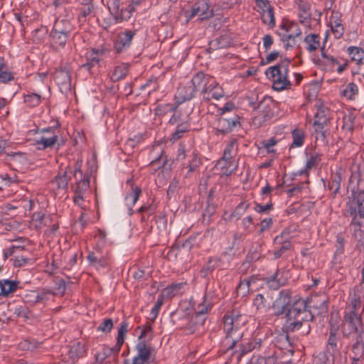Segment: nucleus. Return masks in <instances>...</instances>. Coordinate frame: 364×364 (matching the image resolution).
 <instances>
[{"label": "nucleus", "instance_id": "obj_1", "mask_svg": "<svg viewBox=\"0 0 364 364\" xmlns=\"http://www.w3.org/2000/svg\"><path fill=\"white\" fill-rule=\"evenodd\" d=\"M272 308L274 316L277 317L286 312V321L282 328L284 332L293 333L304 327L302 335L309 334L311 330L309 323L315 319V316L309 309L307 300L299 299L288 309L282 305L273 302Z\"/></svg>", "mask_w": 364, "mask_h": 364}, {"label": "nucleus", "instance_id": "obj_2", "mask_svg": "<svg viewBox=\"0 0 364 364\" xmlns=\"http://www.w3.org/2000/svg\"><path fill=\"white\" fill-rule=\"evenodd\" d=\"M246 321L245 316L235 311L231 314L223 316V331L225 336L223 346L225 353L230 352L232 356L235 355L238 359L245 355L242 326Z\"/></svg>", "mask_w": 364, "mask_h": 364}, {"label": "nucleus", "instance_id": "obj_3", "mask_svg": "<svg viewBox=\"0 0 364 364\" xmlns=\"http://www.w3.org/2000/svg\"><path fill=\"white\" fill-rule=\"evenodd\" d=\"M141 0H107L108 9L117 23L127 21Z\"/></svg>", "mask_w": 364, "mask_h": 364}, {"label": "nucleus", "instance_id": "obj_4", "mask_svg": "<svg viewBox=\"0 0 364 364\" xmlns=\"http://www.w3.org/2000/svg\"><path fill=\"white\" fill-rule=\"evenodd\" d=\"M345 215H356L364 218V189L359 191H351L350 195L348 196Z\"/></svg>", "mask_w": 364, "mask_h": 364}, {"label": "nucleus", "instance_id": "obj_5", "mask_svg": "<svg viewBox=\"0 0 364 364\" xmlns=\"http://www.w3.org/2000/svg\"><path fill=\"white\" fill-rule=\"evenodd\" d=\"M240 126V117L237 114H233L218 117L215 122L214 129L215 130L216 135H225Z\"/></svg>", "mask_w": 364, "mask_h": 364}, {"label": "nucleus", "instance_id": "obj_6", "mask_svg": "<svg viewBox=\"0 0 364 364\" xmlns=\"http://www.w3.org/2000/svg\"><path fill=\"white\" fill-rule=\"evenodd\" d=\"M364 328L360 316L358 312H346L343 318L342 332L344 337L349 338L353 333Z\"/></svg>", "mask_w": 364, "mask_h": 364}, {"label": "nucleus", "instance_id": "obj_7", "mask_svg": "<svg viewBox=\"0 0 364 364\" xmlns=\"http://www.w3.org/2000/svg\"><path fill=\"white\" fill-rule=\"evenodd\" d=\"M341 337L338 333V326L330 324L328 337L326 345V352L335 360L342 348Z\"/></svg>", "mask_w": 364, "mask_h": 364}, {"label": "nucleus", "instance_id": "obj_8", "mask_svg": "<svg viewBox=\"0 0 364 364\" xmlns=\"http://www.w3.org/2000/svg\"><path fill=\"white\" fill-rule=\"evenodd\" d=\"M232 258V255L226 252H223L220 258L210 257L206 264L201 269L200 272V276L205 278L216 268L223 269L226 267L225 262H227L229 264Z\"/></svg>", "mask_w": 364, "mask_h": 364}, {"label": "nucleus", "instance_id": "obj_9", "mask_svg": "<svg viewBox=\"0 0 364 364\" xmlns=\"http://www.w3.org/2000/svg\"><path fill=\"white\" fill-rule=\"evenodd\" d=\"M135 35V30H126L119 33L114 46L117 53H119L127 50L130 47L132 38Z\"/></svg>", "mask_w": 364, "mask_h": 364}, {"label": "nucleus", "instance_id": "obj_10", "mask_svg": "<svg viewBox=\"0 0 364 364\" xmlns=\"http://www.w3.org/2000/svg\"><path fill=\"white\" fill-rule=\"evenodd\" d=\"M201 102H208L212 99L218 100L224 96L223 88L218 83L213 82L206 86V87L200 92Z\"/></svg>", "mask_w": 364, "mask_h": 364}, {"label": "nucleus", "instance_id": "obj_11", "mask_svg": "<svg viewBox=\"0 0 364 364\" xmlns=\"http://www.w3.org/2000/svg\"><path fill=\"white\" fill-rule=\"evenodd\" d=\"M91 174L92 171L86 172L84 178L77 182L73 201L78 205H82L84 193L90 188Z\"/></svg>", "mask_w": 364, "mask_h": 364}, {"label": "nucleus", "instance_id": "obj_12", "mask_svg": "<svg viewBox=\"0 0 364 364\" xmlns=\"http://www.w3.org/2000/svg\"><path fill=\"white\" fill-rule=\"evenodd\" d=\"M213 10L210 9L209 4L205 1H200L193 4L191 14L188 18L198 16L201 20L213 16Z\"/></svg>", "mask_w": 364, "mask_h": 364}, {"label": "nucleus", "instance_id": "obj_13", "mask_svg": "<svg viewBox=\"0 0 364 364\" xmlns=\"http://www.w3.org/2000/svg\"><path fill=\"white\" fill-rule=\"evenodd\" d=\"M264 281L269 289L277 290L287 283V278L284 276L283 272L277 269L272 276L264 278Z\"/></svg>", "mask_w": 364, "mask_h": 364}, {"label": "nucleus", "instance_id": "obj_14", "mask_svg": "<svg viewBox=\"0 0 364 364\" xmlns=\"http://www.w3.org/2000/svg\"><path fill=\"white\" fill-rule=\"evenodd\" d=\"M190 122V112H183L182 107H180V105H177L168 120V124L170 126H175Z\"/></svg>", "mask_w": 364, "mask_h": 364}, {"label": "nucleus", "instance_id": "obj_15", "mask_svg": "<svg viewBox=\"0 0 364 364\" xmlns=\"http://www.w3.org/2000/svg\"><path fill=\"white\" fill-rule=\"evenodd\" d=\"M350 336L355 341L352 346L353 353L356 356H362L364 353V328L359 331L353 333ZM353 363H354L359 360V358H353Z\"/></svg>", "mask_w": 364, "mask_h": 364}, {"label": "nucleus", "instance_id": "obj_16", "mask_svg": "<svg viewBox=\"0 0 364 364\" xmlns=\"http://www.w3.org/2000/svg\"><path fill=\"white\" fill-rule=\"evenodd\" d=\"M87 353V346L84 342L75 341L70 346L68 355L73 363L86 356Z\"/></svg>", "mask_w": 364, "mask_h": 364}, {"label": "nucleus", "instance_id": "obj_17", "mask_svg": "<svg viewBox=\"0 0 364 364\" xmlns=\"http://www.w3.org/2000/svg\"><path fill=\"white\" fill-rule=\"evenodd\" d=\"M289 63L284 66L283 70H281V75H278L273 81V89L277 91H281L285 89H289L291 87V82L288 79Z\"/></svg>", "mask_w": 364, "mask_h": 364}, {"label": "nucleus", "instance_id": "obj_18", "mask_svg": "<svg viewBox=\"0 0 364 364\" xmlns=\"http://www.w3.org/2000/svg\"><path fill=\"white\" fill-rule=\"evenodd\" d=\"M297 5L299 12V21L305 26H309L311 23L312 18L311 4L306 0H299Z\"/></svg>", "mask_w": 364, "mask_h": 364}, {"label": "nucleus", "instance_id": "obj_19", "mask_svg": "<svg viewBox=\"0 0 364 364\" xmlns=\"http://www.w3.org/2000/svg\"><path fill=\"white\" fill-rule=\"evenodd\" d=\"M196 92L189 83L184 85H180L176 91L175 97L178 105L183 102L191 100L196 95Z\"/></svg>", "mask_w": 364, "mask_h": 364}, {"label": "nucleus", "instance_id": "obj_20", "mask_svg": "<svg viewBox=\"0 0 364 364\" xmlns=\"http://www.w3.org/2000/svg\"><path fill=\"white\" fill-rule=\"evenodd\" d=\"M264 2L265 3V5H261V6L256 4L257 7L262 10V21L264 23L268 25L269 26L274 27L275 26L274 9L270 5V3L268 0H264Z\"/></svg>", "mask_w": 364, "mask_h": 364}, {"label": "nucleus", "instance_id": "obj_21", "mask_svg": "<svg viewBox=\"0 0 364 364\" xmlns=\"http://www.w3.org/2000/svg\"><path fill=\"white\" fill-rule=\"evenodd\" d=\"M282 28H284L287 32H291L289 34H284L282 36L283 41H288L286 44V48L294 47L295 45V38L299 36L301 34V31L299 28L297 24L292 23L289 26L284 25Z\"/></svg>", "mask_w": 364, "mask_h": 364}, {"label": "nucleus", "instance_id": "obj_22", "mask_svg": "<svg viewBox=\"0 0 364 364\" xmlns=\"http://www.w3.org/2000/svg\"><path fill=\"white\" fill-rule=\"evenodd\" d=\"M348 217L351 218L350 227L353 236L357 240H363L364 237V225L360 220L362 218L356 215H348Z\"/></svg>", "mask_w": 364, "mask_h": 364}, {"label": "nucleus", "instance_id": "obj_23", "mask_svg": "<svg viewBox=\"0 0 364 364\" xmlns=\"http://www.w3.org/2000/svg\"><path fill=\"white\" fill-rule=\"evenodd\" d=\"M272 348H269V351L264 350V355H259L255 360L252 361L251 364H276L277 357L275 355L276 346L271 345Z\"/></svg>", "mask_w": 364, "mask_h": 364}, {"label": "nucleus", "instance_id": "obj_24", "mask_svg": "<svg viewBox=\"0 0 364 364\" xmlns=\"http://www.w3.org/2000/svg\"><path fill=\"white\" fill-rule=\"evenodd\" d=\"M316 112L314 115V122H321L323 124L330 123V110L328 107L324 106L322 102H318L315 105Z\"/></svg>", "mask_w": 364, "mask_h": 364}, {"label": "nucleus", "instance_id": "obj_25", "mask_svg": "<svg viewBox=\"0 0 364 364\" xmlns=\"http://www.w3.org/2000/svg\"><path fill=\"white\" fill-rule=\"evenodd\" d=\"M54 30L64 33L70 36L74 30V26L71 21L67 18H57L54 23Z\"/></svg>", "mask_w": 364, "mask_h": 364}, {"label": "nucleus", "instance_id": "obj_26", "mask_svg": "<svg viewBox=\"0 0 364 364\" xmlns=\"http://www.w3.org/2000/svg\"><path fill=\"white\" fill-rule=\"evenodd\" d=\"M19 281L10 279L0 280L1 292L0 296H8L10 294L15 292L18 288Z\"/></svg>", "mask_w": 364, "mask_h": 364}, {"label": "nucleus", "instance_id": "obj_27", "mask_svg": "<svg viewBox=\"0 0 364 364\" xmlns=\"http://www.w3.org/2000/svg\"><path fill=\"white\" fill-rule=\"evenodd\" d=\"M102 53L103 51L101 50L92 49L90 54L87 56V61L82 65V68L87 70L89 73H91L93 68L99 65L100 61L99 55Z\"/></svg>", "mask_w": 364, "mask_h": 364}, {"label": "nucleus", "instance_id": "obj_28", "mask_svg": "<svg viewBox=\"0 0 364 364\" xmlns=\"http://www.w3.org/2000/svg\"><path fill=\"white\" fill-rule=\"evenodd\" d=\"M195 91L203 90L208 85V78L202 72L197 73L193 75L191 80L188 82Z\"/></svg>", "mask_w": 364, "mask_h": 364}, {"label": "nucleus", "instance_id": "obj_29", "mask_svg": "<svg viewBox=\"0 0 364 364\" xmlns=\"http://www.w3.org/2000/svg\"><path fill=\"white\" fill-rule=\"evenodd\" d=\"M137 355L135 358L149 363L151 355V347L146 344V341H140L136 346Z\"/></svg>", "mask_w": 364, "mask_h": 364}, {"label": "nucleus", "instance_id": "obj_30", "mask_svg": "<svg viewBox=\"0 0 364 364\" xmlns=\"http://www.w3.org/2000/svg\"><path fill=\"white\" fill-rule=\"evenodd\" d=\"M50 37L53 46L64 48L70 36L53 28L50 31Z\"/></svg>", "mask_w": 364, "mask_h": 364}, {"label": "nucleus", "instance_id": "obj_31", "mask_svg": "<svg viewBox=\"0 0 364 364\" xmlns=\"http://www.w3.org/2000/svg\"><path fill=\"white\" fill-rule=\"evenodd\" d=\"M207 316L205 315L195 314L191 317L190 322L187 324L186 329L189 331L190 333H193L199 327L204 325Z\"/></svg>", "mask_w": 364, "mask_h": 364}, {"label": "nucleus", "instance_id": "obj_32", "mask_svg": "<svg viewBox=\"0 0 364 364\" xmlns=\"http://www.w3.org/2000/svg\"><path fill=\"white\" fill-rule=\"evenodd\" d=\"M348 53L351 60L355 62L357 65L364 64V50L363 48L357 46H350L348 48Z\"/></svg>", "mask_w": 364, "mask_h": 364}, {"label": "nucleus", "instance_id": "obj_33", "mask_svg": "<svg viewBox=\"0 0 364 364\" xmlns=\"http://www.w3.org/2000/svg\"><path fill=\"white\" fill-rule=\"evenodd\" d=\"M328 125V124H323L321 122H314L313 128L314 132L313 134L315 136L316 141L320 140L323 143L326 142V127Z\"/></svg>", "mask_w": 364, "mask_h": 364}, {"label": "nucleus", "instance_id": "obj_34", "mask_svg": "<svg viewBox=\"0 0 364 364\" xmlns=\"http://www.w3.org/2000/svg\"><path fill=\"white\" fill-rule=\"evenodd\" d=\"M304 41L309 53L316 50L320 47V36L318 34L310 33L305 37Z\"/></svg>", "mask_w": 364, "mask_h": 364}, {"label": "nucleus", "instance_id": "obj_35", "mask_svg": "<svg viewBox=\"0 0 364 364\" xmlns=\"http://www.w3.org/2000/svg\"><path fill=\"white\" fill-rule=\"evenodd\" d=\"M258 99V96L255 94H252L250 96L247 97V100L248 101L249 105L254 109H257L260 112H264L265 109L268 106L267 105V101L269 102V99H266L265 97H263L262 100L259 101L258 103H257V100Z\"/></svg>", "mask_w": 364, "mask_h": 364}, {"label": "nucleus", "instance_id": "obj_36", "mask_svg": "<svg viewBox=\"0 0 364 364\" xmlns=\"http://www.w3.org/2000/svg\"><path fill=\"white\" fill-rule=\"evenodd\" d=\"M9 160L15 166L28 165V158L26 153L11 152L8 154Z\"/></svg>", "mask_w": 364, "mask_h": 364}, {"label": "nucleus", "instance_id": "obj_37", "mask_svg": "<svg viewBox=\"0 0 364 364\" xmlns=\"http://www.w3.org/2000/svg\"><path fill=\"white\" fill-rule=\"evenodd\" d=\"M70 179L71 176L68 174L67 171H65L62 174L59 173L56 176L52 183L55 185L58 189L65 190L68 188V182Z\"/></svg>", "mask_w": 364, "mask_h": 364}, {"label": "nucleus", "instance_id": "obj_38", "mask_svg": "<svg viewBox=\"0 0 364 364\" xmlns=\"http://www.w3.org/2000/svg\"><path fill=\"white\" fill-rule=\"evenodd\" d=\"M32 220L36 223V228H42L49 225L51 218L50 215H45L41 212H36L32 215Z\"/></svg>", "mask_w": 364, "mask_h": 364}, {"label": "nucleus", "instance_id": "obj_39", "mask_svg": "<svg viewBox=\"0 0 364 364\" xmlns=\"http://www.w3.org/2000/svg\"><path fill=\"white\" fill-rule=\"evenodd\" d=\"M264 345L265 343L261 338H254L247 341L244 339L245 355L254 350L261 349Z\"/></svg>", "mask_w": 364, "mask_h": 364}, {"label": "nucleus", "instance_id": "obj_40", "mask_svg": "<svg viewBox=\"0 0 364 364\" xmlns=\"http://www.w3.org/2000/svg\"><path fill=\"white\" fill-rule=\"evenodd\" d=\"M176 129L171 134L170 140L176 141L179 139L182 138L185 133L191 130V122L180 125H175Z\"/></svg>", "mask_w": 364, "mask_h": 364}, {"label": "nucleus", "instance_id": "obj_41", "mask_svg": "<svg viewBox=\"0 0 364 364\" xmlns=\"http://www.w3.org/2000/svg\"><path fill=\"white\" fill-rule=\"evenodd\" d=\"M9 311H12L18 318H23L24 320L30 316V311L25 305H9Z\"/></svg>", "mask_w": 364, "mask_h": 364}, {"label": "nucleus", "instance_id": "obj_42", "mask_svg": "<svg viewBox=\"0 0 364 364\" xmlns=\"http://www.w3.org/2000/svg\"><path fill=\"white\" fill-rule=\"evenodd\" d=\"M55 79L58 84L63 85L65 87L70 86L71 85V77L70 73L66 70H60L55 74Z\"/></svg>", "mask_w": 364, "mask_h": 364}, {"label": "nucleus", "instance_id": "obj_43", "mask_svg": "<svg viewBox=\"0 0 364 364\" xmlns=\"http://www.w3.org/2000/svg\"><path fill=\"white\" fill-rule=\"evenodd\" d=\"M177 105L171 103H162L158 105L154 109L155 115L164 117L169 113H172L176 109Z\"/></svg>", "mask_w": 364, "mask_h": 364}, {"label": "nucleus", "instance_id": "obj_44", "mask_svg": "<svg viewBox=\"0 0 364 364\" xmlns=\"http://www.w3.org/2000/svg\"><path fill=\"white\" fill-rule=\"evenodd\" d=\"M56 142V139L53 137H46L42 135L40 139L36 140V149L38 150H45L48 148H52L54 146Z\"/></svg>", "mask_w": 364, "mask_h": 364}, {"label": "nucleus", "instance_id": "obj_45", "mask_svg": "<svg viewBox=\"0 0 364 364\" xmlns=\"http://www.w3.org/2000/svg\"><path fill=\"white\" fill-rule=\"evenodd\" d=\"M291 296V290L282 289V291H280L278 297L275 299L274 302L287 308V306L290 304Z\"/></svg>", "mask_w": 364, "mask_h": 364}, {"label": "nucleus", "instance_id": "obj_46", "mask_svg": "<svg viewBox=\"0 0 364 364\" xmlns=\"http://www.w3.org/2000/svg\"><path fill=\"white\" fill-rule=\"evenodd\" d=\"M331 30L336 38H340L344 32V28L341 23L340 18L333 19V17L331 18Z\"/></svg>", "mask_w": 364, "mask_h": 364}, {"label": "nucleus", "instance_id": "obj_47", "mask_svg": "<svg viewBox=\"0 0 364 364\" xmlns=\"http://www.w3.org/2000/svg\"><path fill=\"white\" fill-rule=\"evenodd\" d=\"M97 252H90L87 256V259L90 264L95 267H105L106 265V260L104 257L98 256Z\"/></svg>", "mask_w": 364, "mask_h": 364}, {"label": "nucleus", "instance_id": "obj_48", "mask_svg": "<svg viewBox=\"0 0 364 364\" xmlns=\"http://www.w3.org/2000/svg\"><path fill=\"white\" fill-rule=\"evenodd\" d=\"M304 132L300 129H294L292 131L293 142L291 147H299L301 146L304 141Z\"/></svg>", "mask_w": 364, "mask_h": 364}, {"label": "nucleus", "instance_id": "obj_49", "mask_svg": "<svg viewBox=\"0 0 364 364\" xmlns=\"http://www.w3.org/2000/svg\"><path fill=\"white\" fill-rule=\"evenodd\" d=\"M341 182V177L338 174L332 176L331 179L328 182V189L332 191L331 194L333 198L336 197V194L338 193L340 190Z\"/></svg>", "mask_w": 364, "mask_h": 364}, {"label": "nucleus", "instance_id": "obj_50", "mask_svg": "<svg viewBox=\"0 0 364 364\" xmlns=\"http://www.w3.org/2000/svg\"><path fill=\"white\" fill-rule=\"evenodd\" d=\"M111 355L112 350L108 347L104 346L101 350L95 353V363L92 364H102Z\"/></svg>", "mask_w": 364, "mask_h": 364}, {"label": "nucleus", "instance_id": "obj_51", "mask_svg": "<svg viewBox=\"0 0 364 364\" xmlns=\"http://www.w3.org/2000/svg\"><path fill=\"white\" fill-rule=\"evenodd\" d=\"M127 75V69L124 66H117L114 68L112 75L111 80L113 82H117L126 77Z\"/></svg>", "mask_w": 364, "mask_h": 364}, {"label": "nucleus", "instance_id": "obj_52", "mask_svg": "<svg viewBox=\"0 0 364 364\" xmlns=\"http://www.w3.org/2000/svg\"><path fill=\"white\" fill-rule=\"evenodd\" d=\"M254 279H245L240 281L237 287V293L241 296H246L250 291V286Z\"/></svg>", "mask_w": 364, "mask_h": 364}, {"label": "nucleus", "instance_id": "obj_53", "mask_svg": "<svg viewBox=\"0 0 364 364\" xmlns=\"http://www.w3.org/2000/svg\"><path fill=\"white\" fill-rule=\"evenodd\" d=\"M181 287V283L170 285L165 288L161 294L164 295V297L172 298L178 293Z\"/></svg>", "mask_w": 364, "mask_h": 364}, {"label": "nucleus", "instance_id": "obj_54", "mask_svg": "<svg viewBox=\"0 0 364 364\" xmlns=\"http://www.w3.org/2000/svg\"><path fill=\"white\" fill-rule=\"evenodd\" d=\"M355 116L352 113L345 114L343 117V129L352 132L354 129Z\"/></svg>", "mask_w": 364, "mask_h": 364}, {"label": "nucleus", "instance_id": "obj_55", "mask_svg": "<svg viewBox=\"0 0 364 364\" xmlns=\"http://www.w3.org/2000/svg\"><path fill=\"white\" fill-rule=\"evenodd\" d=\"M24 102L30 107L38 106L41 102V96L36 93H31L25 95Z\"/></svg>", "mask_w": 364, "mask_h": 364}, {"label": "nucleus", "instance_id": "obj_56", "mask_svg": "<svg viewBox=\"0 0 364 364\" xmlns=\"http://www.w3.org/2000/svg\"><path fill=\"white\" fill-rule=\"evenodd\" d=\"M250 204H246L243 202L239 203L234 211L231 213L230 218H235L238 220L240 217L246 212V210L249 208Z\"/></svg>", "mask_w": 364, "mask_h": 364}, {"label": "nucleus", "instance_id": "obj_57", "mask_svg": "<svg viewBox=\"0 0 364 364\" xmlns=\"http://www.w3.org/2000/svg\"><path fill=\"white\" fill-rule=\"evenodd\" d=\"M284 65L278 64L269 67L265 72L267 77L272 81L277 77L278 75H281V70L284 68Z\"/></svg>", "mask_w": 364, "mask_h": 364}, {"label": "nucleus", "instance_id": "obj_58", "mask_svg": "<svg viewBox=\"0 0 364 364\" xmlns=\"http://www.w3.org/2000/svg\"><path fill=\"white\" fill-rule=\"evenodd\" d=\"M358 86L355 83L350 82L346 86V88L343 91V95L349 100H352L354 98V96L358 94Z\"/></svg>", "mask_w": 364, "mask_h": 364}, {"label": "nucleus", "instance_id": "obj_59", "mask_svg": "<svg viewBox=\"0 0 364 364\" xmlns=\"http://www.w3.org/2000/svg\"><path fill=\"white\" fill-rule=\"evenodd\" d=\"M326 351L319 353L314 358L313 364H333L334 362L333 358L331 357V359H330Z\"/></svg>", "mask_w": 364, "mask_h": 364}, {"label": "nucleus", "instance_id": "obj_60", "mask_svg": "<svg viewBox=\"0 0 364 364\" xmlns=\"http://www.w3.org/2000/svg\"><path fill=\"white\" fill-rule=\"evenodd\" d=\"M321 155L318 153L314 152L309 154V157L306 161V168L311 169L316 167L321 161Z\"/></svg>", "mask_w": 364, "mask_h": 364}, {"label": "nucleus", "instance_id": "obj_61", "mask_svg": "<svg viewBox=\"0 0 364 364\" xmlns=\"http://www.w3.org/2000/svg\"><path fill=\"white\" fill-rule=\"evenodd\" d=\"M203 299L204 301L196 308V314L206 316V314L211 309L212 304L210 302H207L205 297H203Z\"/></svg>", "mask_w": 364, "mask_h": 364}, {"label": "nucleus", "instance_id": "obj_62", "mask_svg": "<svg viewBox=\"0 0 364 364\" xmlns=\"http://www.w3.org/2000/svg\"><path fill=\"white\" fill-rule=\"evenodd\" d=\"M166 161V157L164 156L161 154L159 157L153 159L149 166L153 168L154 172H156L158 169L164 168Z\"/></svg>", "mask_w": 364, "mask_h": 364}, {"label": "nucleus", "instance_id": "obj_63", "mask_svg": "<svg viewBox=\"0 0 364 364\" xmlns=\"http://www.w3.org/2000/svg\"><path fill=\"white\" fill-rule=\"evenodd\" d=\"M267 300L263 294H258L256 295L253 301V305L256 307L257 310L262 311L266 308Z\"/></svg>", "mask_w": 364, "mask_h": 364}, {"label": "nucleus", "instance_id": "obj_64", "mask_svg": "<svg viewBox=\"0 0 364 364\" xmlns=\"http://www.w3.org/2000/svg\"><path fill=\"white\" fill-rule=\"evenodd\" d=\"M113 328V321L111 318H105L101 324L97 327L98 331H102L105 333H109Z\"/></svg>", "mask_w": 364, "mask_h": 364}]
</instances>
